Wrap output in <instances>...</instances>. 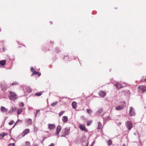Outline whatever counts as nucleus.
<instances>
[{
    "label": "nucleus",
    "instance_id": "393cba45",
    "mask_svg": "<svg viewBox=\"0 0 146 146\" xmlns=\"http://www.w3.org/2000/svg\"><path fill=\"white\" fill-rule=\"evenodd\" d=\"M87 112L88 113L91 114L92 113V111L90 109H87Z\"/></svg>",
    "mask_w": 146,
    "mask_h": 146
},
{
    "label": "nucleus",
    "instance_id": "f257e3e1",
    "mask_svg": "<svg viewBox=\"0 0 146 146\" xmlns=\"http://www.w3.org/2000/svg\"><path fill=\"white\" fill-rule=\"evenodd\" d=\"M8 97L11 100L14 101L18 98L17 95L15 92L11 91L9 92V94Z\"/></svg>",
    "mask_w": 146,
    "mask_h": 146
},
{
    "label": "nucleus",
    "instance_id": "de8ad7c7",
    "mask_svg": "<svg viewBox=\"0 0 146 146\" xmlns=\"http://www.w3.org/2000/svg\"><path fill=\"white\" fill-rule=\"evenodd\" d=\"M144 80L145 81H146V78L145 79H144Z\"/></svg>",
    "mask_w": 146,
    "mask_h": 146
},
{
    "label": "nucleus",
    "instance_id": "ddd939ff",
    "mask_svg": "<svg viewBox=\"0 0 146 146\" xmlns=\"http://www.w3.org/2000/svg\"><path fill=\"white\" fill-rule=\"evenodd\" d=\"M99 94L100 96L102 97H103L106 96V93L103 91H100L99 93Z\"/></svg>",
    "mask_w": 146,
    "mask_h": 146
},
{
    "label": "nucleus",
    "instance_id": "4468645a",
    "mask_svg": "<svg viewBox=\"0 0 146 146\" xmlns=\"http://www.w3.org/2000/svg\"><path fill=\"white\" fill-rule=\"evenodd\" d=\"M55 127V125L54 124H48V128L50 130L54 128Z\"/></svg>",
    "mask_w": 146,
    "mask_h": 146
},
{
    "label": "nucleus",
    "instance_id": "72a5a7b5",
    "mask_svg": "<svg viewBox=\"0 0 146 146\" xmlns=\"http://www.w3.org/2000/svg\"><path fill=\"white\" fill-rule=\"evenodd\" d=\"M31 70L32 72H34V68L33 67H31Z\"/></svg>",
    "mask_w": 146,
    "mask_h": 146
},
{
    "label": "nucleus",
    "instance_id": "bb28decb",
    "mask_svg": "<svg viewBox=\"0 0 146 146\" xmlns=\"http://www.w3.org/2000/svg\"><path fill=\"white\" fill-rule=\"evenodd\" d=\"M92 121H91V120L88 122L87 123V125L88 126H89V125H90L91 124V123H92Z\"/></svg>",
    "mask_w": 146,
    "mask_h": 146
},
{
    "label": "nucleus",
    "instance_id": "c85d7f7f",
    "mask_svg": "<svg viewBox=\"0 0 146 146\" xmlns=\"http://www.w3.org/2000/svg\"><path fill=\"white\" fill-rule=\"evenodd\" d=\"M19 105L20 107H23L24 106V104L23 103L21 102L20 103Z\"/></svg>",
    "mask_w": 146,
    "mask_h": 146
},
{
    "label": "nucleus",
    "instance_id": "7c9ffc66",
    "mask_svg": "<svg viewBox=\"0 0 146 146\" xmlns=\"http://www.w3.org/2000/svg\"><path fill=\"white\" fill-rule=\"evenodd\" d=\"M13 111H15L16 110V108L15 107H12V108L11 109Z\"/></svg>",
    "mask_w": 146,
    "mask_h": 146
},
{
    "label": "nucleus",
    "instance_id": "dca6fc26",
    "mask_svg": "<svg viewBox=\"0 0 146 146\" xmlns=\"http://www.w3.org/2000/svg\"><path fill=\"white\" fill-rule=\"evenodd\" d=\"M1 111L3 112H6L8 111V110L7 109L2 106L1 107Z\"/></svg>",
    "mask_w": 146,
    "mask_h": 146
},
{
    "label": "nucleus",
    "instance_id": "423d86ee",
    "mask_svg": "<svg viewBox=\"0 0 146 146\" xmlns=\"http://www.w3.org/2000/svg\"><path fill=\"white\" fill-rule=\"evenodd\" d=\"M61 128L62 127L60 125H59L57 126L56 132V134L57 135H58L61 129Z\"/></svg>",
    "mask_w": 146,
    "mask_h": 146
},
{
    "label": "nucleus",
    "instance_id": "3c124183",
    "mask_svg": "<svg viewBox=\"0 0 146 146\" xmlns=\"http://www.w3.org/2000/svg\"><path fill=\"white\" fill-rule=\"evenodd\" d=\"M1 31V29L0 28V31Z\"/></svg>",
    "mask_w": 146,
    "mask_h": 146
},
{
    "label": "nucleus",
    "instance_id": "79ce46f5",
    "mask_svg": "<svg viewBox=\"0 0 146 146\" xmlns=\"http://www.w3.org/2000/svg\"><path fill=\"white\" fill-rule=\"evenodd\" d=\"M112 143V141L110 140V145H111Z\"/></svg>",
    "mask_w": 146,
    "mask_h": 146
},
{
    "label": "nucleus",
    "instance_id": "6e6552de",
    "mask_svg": "<svg viewBox=\"0 0 146 146\" xmlns=\"http://www.w3.org/2000/svg\"><path fill=\"white\" fill-rule=\"evenodd\" d=\"M124 107V106L123 105H121L116 107L115 109L117 110H123Z\"/></svg>",
    "mask_w": 146,
    "mask_h": 146
},
{
    "label": "nucleus",
    "instance_id": "f704fd0d",
    "mask_svg": "<svg viewBox=\"0 0 146 146\" xmlns=\"http://www.w3.org/2000/svg\"><path fill=\"white\" fill-rule=\"evenodd\" d=\"M27 88H28V90H27L28 92H29L31 91V89L30 88L28 87Z\"/></svg>",
    "mask_w": 146,
    "mask_h": 146
},
{
    "label": "nucleus",
    "instance_id": "4c0bfd02",
    "mask_svg": "<svg viewBox=\"0 0 146 146\" xmlns=\"http://www.w3.org/2000/svg\"><path fill=\"white\" fill-rule=\"evenodd\" d=\"M5 135L4 134H3L1 135V136L2 137H4V136H5Z\"/></svg>",
    "mask_w": 146,
    "mask_h": 146
},
{
    "label": "nucleus",
    "instance_id": "4be33fe9",
    "mask_svg": "<svg viewBox=\"0 0 146 146\" xmlns=\"http://www.w3.org/2000/svg\"><path fill=\"white\" fill-rule=\"evenodd\" d=\"M33 74L38 75L39 76H40L41 75V74L40 73L36 71H34L32 75Z\"/></svg>",
    "mask_w": 146,
    "mask_h": 146
},
{
    "label": "nucleus",
    "instance_id": "5701e85b",
    "mask_svg": "<svg viewBox=\"0 0 146 146\" xmlns=\"http://www.w3.org/2000/svg\"><path fill=\"white\" fill-rule=\"evenodd\" d=\"M42 94V92H40L36 93L35 95L37 96H41Z\"/></svg>",
    "mask_w": 146,
    "mask_h": 146
},
{
    "label": "nucleus",
    "instance_id": "aec40b11",
    "mask_svg": "<svg viewBox=\"0 0 146 146\" xmlns=\"http://www.w3.org/2000/svg\"><path fill=\"white\" fill-rule=\"evenodd\" d=\"M23 111V110L22 108H20L17 109V114L19 115Z\"/></svg>",
    "mask_w": 146,
    "mask_h": 146
},
{
    "label": "nucleus",
    "instance_id": "c03bdc74",
    "mask_svg": "<svg viewBox=\"0 0 146 146\" xmlns=\"http://www.w3.org/2000/svg\"><path fill=\"white\" fill-rule=\"evenodd\" d=\"M17 122H16V123H15V124H14V126H13V127H14L15 126V125H16V124H17Z\"/></svg>",
    "mask_w": 146,
    "mask_h": 146
},
{
    "label": "nucleus",
    "instance_id": "58836bf2",
    "mask_svg": "<svg viewBox=\"0 0 146 146\" xmlns=\"http://www.w3.org/2000/svg\"><path fill=\"white\" fill-rule=\"evenodd\" d=\"M48 146H54V144L52 143L50 145H49Z\"/></svg>",
    "mask_w": 146,
    "mask_h": 146
},
{
    "label": "nucleus",
    "instance_id": "49530a36",
    "mask_svg": "<svg viewBox=\"0 0 146 146\" xmlns=\"http://www.w3.org/2000/svg\"><path fill=\"white\" fill-rule=\"evenodd\" d=\"M122 146H125V144H123Z\"/></svg>",
    "mask_w": 146,
    "mask_h": 146
},
{
    "label": "nucleus",
    "instance_id": "37998d69",
    "mask_svg": "<svg viewBox=\"0 0 146 146\" xmlns=\"http://www.w3.org/2000/svg\"><path fill=\"white\" fill-rule=\"evenodd\" d=\"M88 142H87L86 146H88Z\"/></svg>",
    "mask_w": 146,
    "mask_h": 146
},
{
    "label": "nucleus",
    "instance_id": "6ab92c4d",
    "mask_svg": "<svg viewBox=\"0 0 146 146\" xmlns=\"http://www.w3.org/2000/svg\"><path fill=\"white\" fill-rule=\"evenodd\" d=\"M76 104V103L75 102H72V105L73 108L75 109L76 108L77 106Z\"/></svg>",
    "mask_w": 146,
    "mask_h": 146
},
{
    "label": "nucleus",
    "instance_id": "2f4dec72",
    "mask_svg": "<svg viewBox=\"0 0 146 146\" xmlns=\"http://www.w3.org/2000/svg\"><path fill=\"white\" fill-rule=\"evenodd\" d=\"M8 146H15V144L14 143H10Z\"/></svg>",
    "mask_w": 146,
    "mask_h": 146
},
{
    "label": "nucleus",
    "instance_id": "a211bd4d",
    "mask_svg": "<svg viewBox=\"0 0 146 146\" xmlns=\"http://www.w3.org/2000/svg\"><path fill=\"white\" fill-rule=\"evenodd\" d=\"M6 64V61L5 60H3L0 61V64L1 66H3Z\"/></svg>",
    "mask_w": 146,
    "mask_h": 146
},
{
    "label": "nucleus",
    "instance_id": "412c9836",
    "mask_svg": "<svg viewBox=\"0 0 146 146\" xmlns=\"http://www.w3.org/2000/svg\"><path fill=\"white\" fill-rule=\"evenodd\" d=\"M102 128H103V126H102V123L100 122H98V129H102Z\"/></svg>",
    "mask_w": 146,
    "mask_h": 146
},
{
    "label": "nucleus",
    "instance_id": "b1692460",
    "mask_svg": "<svg viewBox=\"0 0 146 146\" xmlns=\"http://www.w3.org/2000/svg\"><path fill=\"white\" fill-rule=\"evenodd\" d=\"M58 102L57 101L56 102H53L52 103L51 105L52 106L54 107L55 106H56L58 103Z\"/></svg>",
    "mask_w": 146,
    "mask_h": 146
},
{
    "label": "nucleus",
    "instance_id": "c9c22d12",
    "mask_svg": "<svg viewBox=\"0 0 146 146\" xmlns=\"http://www.w3.org/2000/svg\"><path fill=\"white\" fill-rule=\"evenodd\" d=\"M38 113H40V110H37L36 111V115L38 114Z\"/></svg>",
    "mask_w": 146,
    "mask_h": 146
},
{
    "label": "nucleus",
    "instance_id": "f03ea898",
    "mask_svg": "<svg viewBox=\"0 0 146 146\" xmlns=\"http://www.w3.org/2000/svg\"><path fill=\"white\" fill-rule=\"evenodd\" d=\"M70 131V129L68 127H66L64 129H62L61 131V137H65L69 133Z\"/></svg>",
    "mask_w": 146,
    "mask_h": 146
},
{
    "label": "nucleus",
    "instance_id": "39448f33",
    "mask_svg": "<svg viewBox=\"0 0 146 146\" xmlns=\"http://www.w3.org/2000/svg\"><path fill=\"white\" fill-rule=\"evenodd\" d=\"M135 115V112L134 109L132 107H131L129 111V115L130 116H134Z\"/></svg>",
    "mask_w": 146,
    "mask_h": 146
},
{
    "label": "nucleus",
    "instance_id": "cd10ccee",
    "mask_svg": "<svg viewBox=\"0 0 146 146\" xmlns=\"http://www.w3.org/2000/svg\"><path fill=\"white\" fill-rule=\"evenodd\" d=\"M26 144L27 146H30V143L29 141H27L26 142Z\"/></svg>",
    "mask_w": 146,
    "mask_h": 146
},
{
    "label": "nucleus",
    "instance_id": "ea45409f",
    "mask_svg": "<svg viewBox=\"0 0 146 146\" xmlns=\"http://www.w3.org/2000/svg\"><path fill=\"white\" fill-rule=\"evenodd\" d=\"M108 146H110V140H108Z\"/></svg>",
    "mask_w": 146,
    "mask_h": 146
},
{
    "label": "nucleus",
    "instance_id": "f3484780",
    "mask_svg": "<svg viewBox=\"0 0 146 146\" xmlns=\"http://www.w3.org/2000/svg\"><path fill=\"white\" fill-rule=\"evenodd\" d=\"M62 120L64 122H66L68 121V117L67 116H65L63 117Z\"/></svg>",
    "mask_w": 146,
    "mask_h": 146
},
{
    "label": "nucleus",
    "instance_id": "20e7f679",
    "mask_svg": "<svg viewBox=\"0 0 146 146\" xmlns=\"http://www.w3.org/2000/svg\"><path fill=\"white\" fill-rule=\"evenodd\" d=\"M139 91L140 92H143L146 90V87L145 86L142 85L140 86L138 88Z\"/></svg>",
    "mask_w": 146,
    "mask_h": 146
},
{
    "label": "nucleus",
    "instance_id": "1a4fd4ad",
    "mask_svg": "<svg viewBox=\"0 0 146 146\" xmlns=\"http://www.w3.org/2000/svg\"><path fill=\"white\" fill-rule=\"evenodd\" d=\"M103 108H100L98 109V110L96 112V113L97 115H100V114H102L103 113Z\"/></svg>",
    "mask_w": 146,
    "mask_h": 146
},
{
    "label": "nucleus",
    "instance_id": "2eb2a0df",
    "mask_svg": "<svg viewBox=\"0 0 146 146\" xmlns=\"http://www.w3.org/2000/svg\"><path fill=\"white\" fill-rule=\"evenodd\" d=\"M27 123L28 125H31L32 124V120L31 119H27V120H26Z\"/></svg>",
    "mask_w": 146,
    "mask_h": 146
},
{
    "label": "nucleus",
    "instance_id": "e433bc0d",
    "mask_svg": "<svg viewBox=\"0 0 146 146\" xmlns=\"http://www.w3.org/2000/svg\"><path fill=\"white\" fill-rule=\"evenodd\" d=\"M17 84V83L16 82H14L11 84V85H14Z\"/></svg>",
    "mask_w": 146,
    "mask_h": 146
},
{
    "label": "nucleus",
    "instance_id": "f8f14e48",
    "mask_svg": "<svg viewBox=\"0 0 146 146\" xmlns=\"http://www.w3.org/2000/svg\"><path fill=\"white\" fill-rule=\"evenodd\" d=\"M114 85L115 86L116 88L118 89L123 87V85L119 83H117L116 84H115Z\"/></svg>",
    "mask_w": 146,
    "mask_h": 146
},
{
    "label": "nucleus",
    "instance_id": "a19ab883",
    "mask_svg": "<svg viewBox=\"0 0 146 146\" xmlns=\"http://www.w3.org/2000/svg\"><path fill=\"white\" fill-rule=\"evenodd\" d=\"M13 112V111H12V110H11L9 111V113H12V112Z\"/></svg>",
    "mask_w": 146,
    "mask_h": 146
},
{
    "label": "nucleus",
    "instance_id": "8fccbe9b",
    "mask_svg": "<svg viewBox=\"0 0 146 146\" xmlns=\"http://www.w3.org/2000/svg\"><path fill=\"white\" fill-rule=\"evenodd\" d=\"M20 121V120H18V121Z\"/></svg>",
    "mask_w": 146,
    "mask_h": 146
},
{
    "label": "nucleus",
    "instance_id": "9b49d317",
    "mask_svg": "<svg viewBox=\"0 0 146 146\" xmlns=\"http://www.w3.org/2000/svg\"><path fill=\"white\" fill-rule=\"evenodd\" d=\"M80 129L82 131H84L85 132H87V129H86L84 125H80Z\"/></svg>",
    "mask_w": 146,
    "mask_h": 146
},
{
    "label": "nucleus",
    "instance_id": "c756f323",
    "mask_svg": "<svg viewBox=\"0 0 146 146\" xmlns=\"http://www.w3.org/2000/svg\"><path fill=\"white\" fill-rule=\"evenodd\" d=\"M14 123V121L13 120H11L10 122H9V124L10 125H13Z\"/></svg>",
    "mask_w": 146,
    "mask_h": 146
},
{
    "label": "nucleus",
    "instance_id": "09e8293b",
    "mask_svg": "<svg viewBox=\"0 0 146 146\" xmlns=\"http://www.w3.org/2000/svg\"><path fill=\"white\" fill-rule=\"evenodd\" d=\"M5 122V120L3 121V123H4Z\"/></svg>",
    "mask_w": 146,
    "mask_h": 146
},
{
    "label": "nucleus",
    "instance_id": "9d476101",
    "mask_svg": "<svg viewBox=\"0 0 146 146\" xmlns=\"http://www.w3.org/2000/svg\"><path fill=\"white\" fill-rule=\"evenodd\" d=\"M1 89L3 90H5L7 88V86L5 84H3L0 86Z\"/></svg>",
    "mask_w": 146,
    "mask_h": 146
},
{
    "label": "nucleus",
    "instance_id": "0eeeda50",
    "mask_svg": "<svg viewBox=\"0 0 146 146\" xmlns=\"http://www.w3.org/2000/svg\"><path fill=\"white\" fill-rule=\"evenodd\" d=\"M30 131L29 129H25L21 134V136L23 137L24 136L26 135Z\"/></svg>",
    "mask_w": 146,
    "mask_h": 146
},
{
    "label": "nucleus",
    "instance_id": "473e14b6",
    "mask_svg": "<svg viewBox=\"0 0 146 146\" xmlns=\"http://www.w3.org/2000/svg\"><path fill=\"white\" fill-rule=\"evenodd\" d=\"M60 49L57 48H56V52H59L60 51Z\"/></svg>",
    "mask_w": 146,
    "mask_h": 146
},
{
    "label": "nucleus",
    "instance_id": "a18cd8bd",
    "mask_svg": "<svg viewBox=\"0 0 146 146\" xmlns=\"http://www.w3.org/2000/svg\"><path fill=\"white\" fill-rule=\"evenodd\" d=\"M34 146H38V145L37 144H35L34 145Z\"/></svg>",
    "mask_w": 146,
    "mask_h": 146
},
{
    "label": "nucleus",
    "instance_id": "7ed1b4c3",
    "mask_svg": "<svg viewBox=\"0 0 146 146\" xmlns=\"http://www.w3.org/2000/svg\"><path fill=\"white\" fill-rule=\"evenodd\" d=\"M125 125L129 131L132 127L133 124L130 121H127L125 122Z\"/></svg>",
    "mask_w": 146,
    "mask_h": 146
},
{
    "label": "nucleus",
    "instance_id": "a878e982",
    "mask_svg": "<svg viewBox=\"0 0 146 146\" xmlns=\"http://www.w3.org/2000/svg\"><path fill=\"white\" fill-rule=\"evenodd\" d=\"M65 112V111H60L59 113V115L60 116H61L62 114L64 113Z\"/></svg>",
    "mask_w": 146,
    "mask_h": 146
}]
</instances>
